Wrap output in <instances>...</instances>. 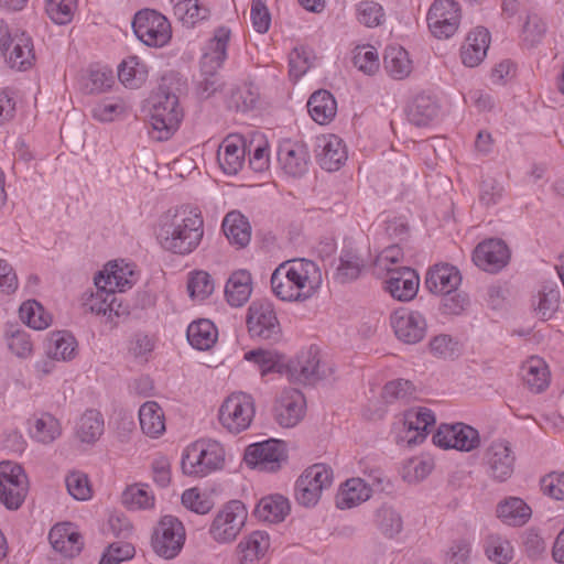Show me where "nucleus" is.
I'll list each match as a JSON object with an SVG mask.
<instances>
[{
	"label": "nucleus",
	"instance_id": "e433bc0d",
	"mask_svg": "<svg viewBox=\"0 0 564 564\" xmlns=\"http://www.w3.org/2000/svg\"><path fill=\"white\" fill-rule=\"evenodd\" d=\"M438 113L436 101L427 95H417L406 108L408 120L416 127L430 124Z\"/></svg>",
	"mask_w": 564,
	"mask_h": 564
},
{
	"label": "nucleus",
	"instance_id": "39448f33",
	"mask_svg": "<svg viewBox=\"0 0 564 564\" xmlns=\"http://www.w3.org/2000/svg\"><path fill=\"white\" fill-rule=\"evenodd\" d=\"M225 462L223 445L214 440H200L186 447L182 457L185 475L204 477L220 469Z\"/></svg>",
	"mask_w": 564,
	"mask_h": 564
},
{
	"label": "nucleus",
	"instance_id": "a878e982",
	"mask_svg": "<svg viewBox=\"0 0 564 564\" xmlns=\"http://www.w3.org/2000/svg\"><path fill=\"white\" fill-rule=\"evenodd\" d=\"M48 540L53 549L66 557L78 555L84 546L82 535L72 523L55 524L48 533Z\"/></svg>",
	"mask_w": 564,
	"mask_h": 564
},
{
	"label": "nucleus",
	"instance_id": "8fccbe9b",
	"mask_svg": "<svg viewBox=\"0 0 564 564\" xmlns=\"http://www.w3.org/2000/svg\"><path fill=\"white\" fill-rule=\"evenodd\" d=\"M561 292L554 285H543L533 300V310L542 321L553 317L560 307Z\"/></svg>",
	"mask_w": 564,
	"mask_h": 564
},
{
	"label": "nucleus",
	"instance_id": "3c124183",
	"mask_svg": "<svg viewBox=\"0 0 564 564\" xmlns=\"http://www.w3.org/2000/svg\"><path fill=\"white\" fill-rule=\"evenodd\" d=\"M375 524L386 538H394L403 529L401 513L391 506L383 505L375 513Z\"/></svg>",
	"mask_w": 564,
	"mask_h": 564
},
{
	"label": "nucleus",
	"instance_id": "dca6fc26",
	"mask_svg": "<svg viewBox=\"0 0 564 564\" xmlns=\"http://www.w3.org/2000/svg\"><path fill=\"white\" fill-rule=\"evenodd\" d=\"M390 324L397 338L404 344H417L426 335V319L419 311L399 308L391 314Z\"/></svg>",
	"mask_w": 564,
	"mask_h": 564
},
{
	"label": "nucleus",
	"instance_id": "49530a36",
	"mask_svg": "<svg viewBox=\"0 0 564 564\" xmlns=\"http://www.w3.org/2000/svg\"><path fill=\"white\" fill-rule=\"evenodd\" d=\"M497 516L508 525H522L531 517V509L522 499L512 497L498 505Z\"/></svg>",
	"mask_w": 564,
	"mask_h": 564
},
{
	"label": "nucleus",
	"instance_id": "c9c22d12",
	"mask_svg": "<svg viewBox=\"0 0 564 564\" xmlns=\"http://www.w3.org/2000/svg\"><path fill=\"white\" fill-rule=\"evenodd\" d=\"M435 423L434 413L426 408H420L414 411L406 412L404 417V425L408 429V443L419 444L426 437V432L430 426Z\"/></svg>",
	"mask_w": 564,
	"mask_h": 564
},
{
	"label": "nucleus",
	"instance_id": "9b49d317",
	"mask_svg": "<svg viewBox=\"0 0 564 564\" xmlns=\"http://www.w3.org/2000/svg\"><path fill=\"white\" fill-rule=\"evenodd\" d=\"M333 481V471L324 464L306 468L295 485V497L300 505L313 507L321 499L322 491Z\"/></svg>",
	"mask_w": 564,
	"mask_h": 564
},
{
	"label": "nucleus",
	"instance_id": "603ef678",
	"mask_svg": "<svg viewBox=\"0 0 564 564\" xmlns=\"http://www.w3.org/2000/svg\"><path fill=\"white\" fill-rule=\"evenodd\" d=\"M484 547L488 560L496 564H508L513 558L510 541L500 534H489Z\"/></svg>",
	"mask_w": 564,
	"mask_h": 564
},
{
	"label": "nucleus",
	"instance_id": "37998d69",
	"mask_svg": "<svg viewBox=\"0 0 564 564\" xmlns=\"http://www.w3.org/2000/svg\"><path fill=\"white\" fill-rule=\"evenodd\" d=\"M186 335L188 343L194 348L207 350L216 343L218 332L214 323L209 319H199L189 324Z\"/></svg>",
	"mask_w": 564,
	"mask_h": 564
},
{
	"label": "nucleus",
	"instance_id": "58836bf2",
	"mask_svg": "<svg viewBox=\"0 0 564 564\" xmlns=\"http://www.w3.org/2000/svg\"><path fill=\"white\" fill-rule=\"evenodd\" d=\"M289 511L290 505L288 499L281 495H272L259 501L254 509V514L259 520L276 523L283 521Z\"/></svg>",
	"mask_w": 564,
	"mask_h": 564
},
{
	"label": "nucleus",
	"instance_id": "412c9836",
	"mask_svg": "<svg viewBox=\"0 0 564 564\" xmlns=\"http://www.w3.org/2000/svg\"><path fill=\"white\" fill-rule=\"evenodd\" d=\"M508 246L499 239H489L479 243L473 253L474 263L488 272H497L509 261Z\"/></svg>",
	"mask_w": 564,
	"mask_h": 564
},
{
	"label": "nucleus",
	"instance_id": "052dcab7",
	"mask_svg": "<svg viewBox=\"0 0 564 564\" xmlns=\"http://www.w3.org/2000/svg\"><path fill=\"white\" fill-rule=\"evenodd\" d=\"M68 494L76 500L85 501L91 498V487L86 474L72 471L65 478Z\"/></svg>",
	"mask_w": 564,
	"mask_h": 564
},
{
	"label": "nucleus",
	"instance_id": "4468645a",
	"mask_svg": "<svg viewBox=\"0 0 564 564\" xmlns=\"http://www.w3.org/2000/svg\"><path fill=\"white\" fill-rule=\"evenodd\" d=\"M427 25L437 39H449L458 30L460 8L453 0H435L427 12Z\"/></svg>",
	"mask_w": 564,
	"mask_h": 564
},
{
	"label": "nucleus",
	"instance_id": "e2e57ef3",
	"mask_svg": "<svg viewBox=\"0 0 564 564\" xmlns=\"http://www.w3.org/2000/svg\"><path fill=\"white\" fill-rule=\"evenodd\" d=\"M358 21L368 26L375 28L380 25L384 20V11L381 4L375 1L365 0L357 6Z\"/></svg>",
	"mask_w": 564,
	"mask_h": 564
},
{
	"label": "nucleus",
	"instance_id": "a18cd8bd",
	"mask_svg": "<svg viewBox=\"0 0 564 564\" xmlns=\"http://www.w3.org/2000/svg\"><path fill=\"white\" fill-rule=\"evenodd\" d=\"M384 68L394 79H403L412 72V62L409 53L401 46H389L386 50Z\"/></svg>",
	"mask_w": 564,
	"mask_h": 564
},
{
	"label": "nucleus",
	"instance_id": "393cba45",
	"mask_svg": "<svg viewBox=\"0 0 564 564\" xmlns=\"http://www.w3.org/2000/svg\"><path fill=\"white\" fill-rule=\"evenodd\" d=\"M246 143L241 135L230 134L219 145L217 160L226 174H237L245 163Z\"/></svg>",
	"mask_w": 564,
	"mask_h": 564
},
{
	"label": "nucleus",
	"instance_id": "ea45409f",
	"mask_svg": "<svg viewBox=\"0 0 564 564\" xmlns=\"http://www.w3.org/2000/svg\"><path fill=\"white\" fill-rule=\"evenodd\" d=\"M139 420L141 430L150 437H158L165 431L164 412L154 401H148L141 405Z\"/></svg>",
	"mask_w": 564,
	"mask_h": 564
},
{
	"label": "nucleus",
	"instance_id": "9d476101",
	"mask_svg": "<svg viewBox=\"0 0 564 564\" xmlns=\"http://www.w3.org/2000/svg\"><path fill=\"white\" fill-rule=\"evenodd\" d=\"M29 491V479L23 468L12 462L0 463V502L10 510H18Z\"/></svg>",
	"mask_w": 564,
	"mask_h": 564
},
{
	"label": "nucleus",
	"instance_id": "c85d7f7f",
	"mask_svg": "<svg viewBox=\"0 0 564 564\" xmlns=\"http://www.w3.org/2000/svg\"><path fill=\"white\" fill-rule=\"evenodd\" d=\"M99 283L107 285L112 292H123L135 282V273L133 265L123 261L108 263L104 271L96 276Z\"/></svg>",
	"mask_w": 564,
	"mask_h": 564
},
{
	"label": "nucleus",
	"instance_id": "5fc2aeb1",
	"mask_svg": "<svg viewBox=\"0 0 564 564\" xmlns=\"http://www.w3.org/2000/svg\"><path fill=\"white\" fill-rule=\"evenodd\" d=\"M122 503L131 510L149 509L154 506V496L148 486L132 485L122 492Z\"/></svg>",
	"mask_w": 564,
	"mask_h": 564
},
{
	"label": "nucleus",
	"instance_id": "a211bd4d",
	"mask_svg": "<svg viewBox=\"0 0 564 564\" xmlns=\"http://www.w3.org/2000/svg\"><path fill=\"white\" fill-rule=\"evenodd\" d=\"M489 476L496 481L508 480L513 471L516 456L509 442L497 440L489 444L484 454Z\"/></svg>",
	"mask_w": 564,
	"mask_h": 564
},
{
	"label": "nucleus",
	"instance_id": "09e8293b",
	"mask_svg": "<svg viewBox=\"0 0 564 564\" xmlns=\"http://www.w3.org/2000/svg\"><path fill=\"white\" fill-rule=\"evenodd\" d=\"M174 14L186 28H194L198 22L207 20L209 9L199 0H178L174 6Z\"/></svg>",
	"mask_w": 564,
	"mask_h": 564
},
{
	"label": "nucleus",
	"instance_id": "20e7f679",
	"mask_svg": "<svg viewBox=\"0 0 564 564\" xmlns=\"http://www.w3.org/2000/svg\"><path fill=\"white\" fill-rule=\"evenodd\" d=\"M151 102L152 138L158 141L167 140L177 130L183 118L178 97L170 93L164 86H160L158 91L153 94Z\"/></svg>",
	"mask_w": 564,
	"mask_h": 564
},
{
	"label": "nucleus",
	"instance_id": "72a5a7b5",
	"mask_svg": "<svg viewBox=\"0 0 564 564\" xmlns=\"http://www.w3.org/2000/svg\"><path fill=\"white\" fill-rule=\"evenodd\" d=\"M223 231L229 242L237 248H243L250 242L251 226L240 212L232 210L225 216Z\"/></svg>",
	"mask_w": 564,
	"mask_h": 564
},
{
	"label": "nucleus",
	"instance_id": "4c0bfd02",
	"mask_svg": "<svg viewBox=\"0 0 564 564\" xmlns=\"http://www.w3.org/2000/svg\"><path fill=\"white\" fill-rule=\"evenodd\" d=\"M77 341L65 330L52 333L46 341V354L55 360L68 361L76 356Z\"/></svg>",
	"mask_w": 564,
	"mask_h": 564
},
{
	"label": "nucleus",
	"instance_id": "69168bd1",
	"mask_svg": "<svg viewBox=\"0 0 564 564\" xmlns=\"http://www.w3.org/2000/svg\"><path fill=\"white\" fill-rule=\"evenodd\" d=\"M413 394V383L404 379H397L388 382L382 391V398L389 403L398 400H409Z\"/></svg>",
	"mask_w": 564,
	"mask_h": 564
},
{
	"label": "nucleus",
	"instance_id": "f3484780",
	"mask_svg": "<svg viewBox=\"0 0 564 564\" xmlns=\"http://www.w3.org/2000/svg\"><path fill=\"white\" fill-rule=\"evenodd\" d=\"M433 443L442 448L470 452L479 446L478 431L464 423L442 424L433 435Z\"/></svg>",
	"mask_w": 564,
	"mask_h": 564
},
{
	"label": "nucleus",
	"instance_id": "1a4fd4ad",
	"mask_svg": "<svg viewBox=\"0 0 564 564\" xmlns=\"http://www.w3.org/2000/svg\"><path fill=\"white\" fill-rule=\"evenodd\" d=\"M247 327L251 337L276 343L282 337V329L273 304L265 300L253 301L247 314Z\"/></svg>",
	"mask_w": 564,
	"mask_h": 564
},
{
	"label": "nucleus",
	"instance_id": "a19ab883",
	"mask_svg": "<svg viewBox=\"0 0 564 564\" xmlns=\"http://www.w3.org/2000/svg\"><path fill=\"white\" fill-rule=\"evenodd\" d=\"M11 43L13 46L7 59L8 65L18 70H25L31 67L35 59L31 37L22 33L14 39L11 37Z\"/></svg>",
	"mask_w": 564,
	"mask_h": 564
},
{
	"label": "nucleus",
	"instance_id": "13d9d810",
	"mask_svg": "<svg viewBox=\"0 0 564 564\" xmlns=\"http://www.w3.org/2000/svg\"><path fill=\"white\" fill-rule=\"evenodd\" d=\"M77 0H47L45 11L56 24L64 25L73 20Z\"/></svg>",
	"mask_w": 564,
	"mask_h": 564
},
{
	"label": "nucleus",
	"instance_id": "f03ea898",
	"mask_svg": "<svg viewBox=\"0 0 564 564\" xmlns=\"http://www.w3.org/2000/svg\"><path fill=\"white\" fill-rule=\"evenodd\" d=\"M204 236V219L198 209L182 207L167 213L158 235L161 246L176 254H188L200 243Z\"/></svg>",
	"mask_w": 564,
	"mask_h": 564
},
{
	"label": "nucleus",
	"instance_id": "bb28decb",
	"mask_svg": "<svg viewBox=\"0 0 564 564\" xmlns=\"http://www.w3.org/2000/svg\"><path fill=\"white\" fill-rule=\"evenodd\" d=\"M490 44V34L485 28L470 31L462 45L460 58L465 66H478L487 55Z\"/></svg>",
	"mask_w": 564,
	"mask_h": 564
},
{
	"label": "nucleus",
	"instance_id": "680f3d73",
	"mask_svg": "<svg viewBox=\"0 0 564 564\" xmlns=\"http://www.w3.org/2000/svg\"><path fill=\"white\" fill-rule=\"evenodd\" d=\"M354 65L364 74L372 75L379 69V56L372 46H358L354 51Z\"/></svg>",
	"mask_w": 564,
	"mask_h": 564
},
{
	"label": "nucleus",
	"instance_id": "bf43d9fd",
	"mask_svg": "<svg viewBox=\"0 0 564 564\" xmlns=\"http://www.w3.org/2000/svg\"><path fill=\"white\" fill-rule=\"evenodd\" d=\"M215 289L214 280L205 271L193 272L187 282L189 296L197 301L207 299Z\"/></svg>",
	"mask_w": 564,
	"mask_h": 564
},
{
	"label": "nucleus",
	"instance_id": "6ab92c4d",
	"mask_svg": "<svg viewBox=\"0 0 564 564\" xmlns=\"http://www.w3.org/2000/svg\"><path fill=\"white\" fill-rule=\"evenodd\" d=\"M305 413V399L297 389H285L276 399L274 419L282 427H293L299 424Z\"/></svg>",
	"mask_w": 564,
	"mask_h": 564
},
{
	"label": "nucleus",
	"instance_id": "7ed1b4c3",
	"mask_svg": "<svg viewBox=\"0 0 564 564\" xmlns=\"http://www.w3.org/2000/svg\"><path fill=\"white\" fill-rule=\"evenodd\" d=\"M230 36L231 31L229 28L219 26L209 40L207 50L200 61L204 78L197 85V94L203 99H208L223 87V82L217 75V70L221 68L227 58Z\"/></svg>",
	"mask_w": 564,
	"mask_h": 564
},
{
	"label": "nucleus",
	"instance_id": "ddd939ff",
	"mask_svg": "<svg viewBox=\"0 0 564 564\" xmlns=\"http://www.w3.org/2000/svg\"><path fill=\"white\" fill-rule=\"evenodd\" d=\"M285 373L294 382L314 384L327 378L332 373V369L329 368L327 372L321 364L317 348L310 347L302 350L294 360L285 366Z\"/></svg>",
	"mask_w": 564,
	"mask_h": 564
},
{
	"label": "nucleus",
	"instance_id": "aec40b11",
	"mask_svg": "<svg viewBox=\"0 0 564 564\" xmlns=\"http://www.w3.org/2000/svg\"><path fill=\"white\" fill-rule=\"evenodd\" d=\"M278 161L285 174L301 177L308 171V149L305 143L284 140L279 145Z\"/></svg>",
	"mask_w": 564,
	"mask_h": 564
},
{
	"label": "nucleus",
	"instance_id": "0e129e2a",
	"mask_svg": "<svg viewBox=\"0 0 564 564\" xmlns=\"http://www.w3.org/2000/svg\"><path fill=\"white\" fill-rule=\"evenodd\" d=\"M182 503L185 508L198 514L208 513L214 506L212 499L197 488L185 490L182 495Z\"/></svg>",
	"mask_w": 564,
	"mask_h": 564
},
{
	"label": "nucleus",
	"instance_id": "de8ad7c7",
	"mask_svg": "<svg viewBox=\"0 0 564 564\" xmlns=\"http://www.w3.org/2000/svg\"><path fill=\"white\" fill-rule=\"evenodd\" d=\"M365 268V260L356 250L344 249L339 257V264L335 272V280L348 283L359 278Z\"/></svg>",
	"mask_w": 564,
	"mask_h": 564
},
{
	"label": "nucleus",
	"instance_id": "338daca9",
	"mask_svg": "<svg viewBox=\"0 0 564 564\" xmlns=\"http://www.w3.org/2000/svg\"><path fill=\"white\" fill-rule=\"evenodd\" d=\"M124 111V105L120 100H102L91 108V116L100 122H110Z\"/></svg>",
	"mask_w": 564,
	"mask_h": 564
},
{
	"label": "nucleus",
	"instance_id": "c756f323",
	"mask_svg": "<svg viewBox=\"0 0 564 564\" xmlns=\"http://www.w3.org/2000/svg\"><path fill=\"white\" fill-rule=\"evenodd\" d=\"M462 282L459 271L449 264H436L432 268L425 279L426 288L434 294H445L456 291Z\"/></svg>",
	"mask_w": 564,
	"mask_h": 564
},
{
	"label": "nucleus",
	"instance_id": "f8f14e48",
	"mask_svg": "<svg viewBox=\"0 0 564 564\" xmlns=\"http://www.w3.org/2000/svg\"><path fill=\"white\" fill-rule=\"evenodd\" d=\"M185 530L182 522L173 516H164L155 527L152 546L155 553L165 558L175 557L183 547Z\"/></svg>",
	"mask_w": 564,
	"mask_h": 564
},
{
	"label": "nucleus",
	"instance_id": "6e6d98bb",
	"mask_svg": "<svg viewBox=\"0 0 564 564\" xmlns=\"http://www.w3.org/2000/svg\"><path fill=\"white\" fill-rule=\"evenodd\" d=\"M245 358L259 366L262 377L271 372H285V366L279 361L278 355L273 351L263 349L251 350L245 355Z\"/></svg>",
	"mask_w": 564,
	"mask_h": 564
},
{
	"label": "nucleus",
	"instance_id": "b1692460",
	"mask_svg": "<svg viewBox=\"0 0 564 564\" xmlns=\"http://www.w3.org/2000/svg\"><path fill=\"white\" fill-rule=\"evenodd\" d=\"M95 291L86 292L83 295L85 312L96 315H108L109 318H111L112 314L119 316L121 314V303H118L116 293L107 285L99 283L98 278H95Z\"/></svg>",
	"mask_w": 564,
	"mask_h": 564
},
{
	"label": "nucleus",
	"instance_id": "f704fd0d",
	"mask_svg": "<svg viewBox=\"0 0 564 564\" xmlns=\"http://www.w3.org/2000/svg\"><path fill=\"white\" fill-rule=\"evenodd\" d=\"M307 109L315 122L327 124L336 116L337 102L328 90L319 89L311 95Z\"/></svg>",
	"mask_w": 564,
	"mask_h": 564
},
{
	"label": "nucleus",
	"instance_id": "5701e85b",
	"mask_svg": "<svg viewBox=\"0 0 564 564\" xmlns=\"http://www.w3.org/2000/svg\"><path fill=\"white\" fill-rule=\"evenodd\" d=\"M316 160L322 169L337 171L347 160V149L335 134H323L316 139Z\"/></svg>",
	"mask_w": 564,
	"mask_h": 564
},
{
	"label": "nucleus",
	"instance_id": "4d7b16f0",
	"mask_svg": "<svg viewBox=\"0 0 564 564\" xmlns=\"http://www.w3.org/2000/svg\"><path fill=\"white\" fill-rule=\"evenodd\" d=\"M9 350L18 358L26 359L33 355L34 346L30 334L24 329H14L6 334Z\"/></svg>",
	"mask_w": 564,
	"mask_h": 564
},
{
	"label": "nucleus",
	"instance_id": "2f4dec72",
	"mask_svg": "<svg viewBox=\"0 0 564 564\" xmlns=\"http://www.w3.org/2000/svg\"><path fill=\"white\" fill-rule=\"evenodd\" d=\"M252 293V276L247 270L232 272L225 286V296L229 305L240 307L248 302Z\"/></svg>",
	"mask_w": 564,
	"mask_h": 564
},
{
	"label": "nucleus",
	"instance_id": "4be33fe9",
	"mask_svg": "<svg viewBox=\"0 0 564 564\" xmlns=\"http://www.w3.org/2000/svg\"><path fill=\"white\" fill-rule=\"evenodd\" d=\"M386 291L401 302L412 300L419 290L420 279L415 270L409 267L389 269V275L384 281Z\"/></svg>",
	"mask_w": 564,
	"mask_h": 564
},
{
	"label": "nucleus",
	"instance_id": "473e14b6",
	"mask_svg": "<svg viewBox=\"0 0 564 564\" xmlns=\"http://www.w3.org/2000/svg\"><path fill=\"white\" fill-rule=\"evenodd\" d=\"M372 494V488L362 478H350L341 486L336 506L339 509H350L367 501Z\"/></svg>",
	"mask_w": 564,
	"mask_h": 564
},
{
	"label": "nucleus",
	"instance_id": "774afa93",
	"mask_svg": "<svg viewBox=\"0 0 564 564\" xmlns=\"http://www.w3.org/2000/svg\"><path fill=\"white\" fill-rule=\"evenodd\" d=\"M138 65L135 58H131L119 66L118 78L128 88H138L144 79V74Z\"/></svg>",
	"mask_w": 564,
	"mask_h": 564
},
{
	"label": "nucleus",
	"instance_id": "f257e3e1",
	"mask_svg": "<svg viewBox=\"0 0 564 564\" xmlns=\"http://www.w3.org/2000/svg\"><path fill=\"white\" fill-rule=\"evenodd\" d=\"M322 284L318 265L307 259H292L281 263L271 275V289L282 301L304 302Z\"/></svg>",
	"mask_w": 564,
	"mask_h": 564
},
{
	"label": "nucleus",
	"instance_id": "2eb2a0df",
	"mask_svg": "<svg viewBox=\"0 0 564 564\" xmlns=\"http://www.w3.org/2000/svg\"><path fill=\"white\" fill-rule=\"evenodd\" d=\"M285 460L284 445L275 440L249 445L245 454V462L248 466L267 473L279 470Z\"/></svg>",
	"mask_w": 564,
	"mask_h": 564
},
{
	"label": "nucleus",
	"instance_id": "864d4df0",
	"mask_svg": "<svg viewBox=\"0 0 564 564\" xmlns=\"http://www.w3.org/2000/svg\"><path fill=\"white\" fill-rule=\"evenodd\" d=\"M21 319L31 328L41 330L50 326L52 317L36 301H26L20 307Z\"/></svg>",
	"mask_w": 564,
	"mask_h": 564
},
{
	"label": "nucleus",
	"instance_id": "c03bdc74",
	"mask_svg": "<svg viewBox=\"0 0 564 564\" xmlns=\"http://www.w3.org/2000/svg\"><path fill=\"white\" fill-rule=\"evenodd\" d=\"M523 381L534 392L543 391L549 384L546 364L539 357H531L521 367Z\"/></svg>",
	"mask_w": 564,
	"mask_h": 564
},
{
	"label": "nucleus",
	"instance_id": "cd10ccee",
	"mask_svg": "<svg viewBox=\"0 0 564 564\" xmlns=\"http://www.w3.org/2000/svg\"><path fill=\"white\" fill-rule=\"evenodd\" d=\"M62 431L59 420L48 412H42L29 419L31 438L43 445L55 442L62 435Z\"/></svg>",
	"mask_w": 564,
	"mask_h": 564
},
{
	"label": "nucleus",
	"instance_id": "7c9ffc66",
	"mask_svg": "<svg viewBox=\"0 0 564 564\" xmlns=\"http://www.w3.org/2000/svg\"><path fill=\"white\" fill-rule=\"evenodd\" d=\"M240 564H258L270 549V536L265 531H253L237 546Z\"/></svg>",
	"mask_w": 564,
	"mask_h": 564
},
{
	"label": "nucleus",
	"instance_id": "423d86ee",
	"mask_svg": "<svg viewBox=\"0 0 564 564\" xmlns=\"http://www.w3.org/2000/svg\"><path fill=\"white\" fill-rule=\"evenodd\" d=\"M254 412L253 398L245 392H235L220 405L218 419L228 432L238 434L250 426Z\"/></svg>",
	"mask_w": 564,
	"mask_h": 564
},
{
	"label": "nucleus",
	"instance_id": "0eeeda50",
	"mask_svg": "<svg viewBox=\"0 0 564 564\" xmlns=\"http://www.w3.org/2000/svg\"><path fill=\"white\" fill-rule=\"evenodd\" d=\"M248 511L239 500H230L215 516L208 533L220 544L234 542L246 524Z\"/></svg>",
	"mask_w": 564,
	"mask_h": 564
},
{
	"label": "nucleus",
	"instance_id": "79ce46f5",
	"mask_svg": "<svg viewBox=\"0 0 564 564\" xmlns=\"http://www.w3.org/2000/svg\"><path fill=\"white\" fill-rule=\"evenodd\" d=\"M104 433V419L100 412L87 410L78 420L75 429L76 437L86 444H94Z\"/></svg>",
	"mask_w": 564,
	"mask_h": 564
},
{
	"label": "nucleus",
	"instance_id": "6e6552de",
	"mask_svg": "<svg viewBox=\"0 0 564 564\" xmlns=\"http://www.w3.org/2000/svg\"><path fill=\"white\" fill-rule=\"evenodd\" d=\"M132 28L137 37L148 46L162 47L172 37L169 20L156 10L138 11L133 18Z\"/></svg>",
	"mask_w": 564,
	"mask_h": 564
}]
</instances>
